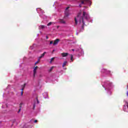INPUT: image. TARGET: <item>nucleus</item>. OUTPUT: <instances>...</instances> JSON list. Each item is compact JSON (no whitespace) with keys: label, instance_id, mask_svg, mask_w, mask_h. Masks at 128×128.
Returning <instances> with one entry per match:
<instances>
[{"label":"nucleus","instance_id":"1","mask_svg":"<svg viewBox=\"0 0 128 128\" xmlns=\"http://www.w3.org/2000/svg\"><path fill=\"white\" fill-rule=\"evenodd\" d=\"M89 18L88 13L85 10H83L79 12L77 16L75 18V23L76 24H81L82 26H84L86 22Z\"/></svg>","mask_w":128,"mask_h":128},{"label":"nucleus","instance_id":"2","mask_svg":"<svg viewBox=\"0 0 128 128\" xmlns=\"http://www.w3.org/2000/svg\"><path fill=\"white\" fill-rule=\"evenodd\" d=\"M80 2L81 4H84V2H86L88 4H91L90 0H80Z\"/></svg>","mask_w":128,"mask_h":128},{"label":"nucleus","instance_id":"3","mask_svg":"<svg viewBox=\"0 0 128 128\" xmlns=\"http://www.w3.org/2000/svg\"><path fill=\"white\" fill-rule=\"evenodd\" d=\"M68 8H70V7L66 8L65 10V16H68L70 15V12Z\"/></svg>","mask_w":128,"mask_h":128},{"label":"nucleus","instance_id":"4","mask_svg":"<svg viewBox=\"0 0 128 128\" xmlns=\"http://www.w3.org/2000/svg\"><path fill=\"white\" fill-rule=\"evenodd\" d=\"M38 66H36L35 68H34V71H33L34 76H35L36 74V70H38Z\"/></svg>","mask_w":128,"mask_h":128},{"label":"nucleus","instance_id":"5","mask_svg":"<svg viewBox=\"0 0 128 128\" xmlns=\"http://www.w3.org/2000/svg\"><path fill=\"white\" fill-rule=\"evenodd\" d=\"M60 42V40L56 39L54 41V42L53 43L54 46H56L58 44V42Z\"/></svg>","mask_w":128,"mask_h":128},{"label":"nucleus","instance_id":"6","mask_svg":"<svg viewBox=\"0 0 128 128\" xmlns=\"http://www.w3.org/2000/svg\"><path fill=\"white\" fill-rule=\"evenodd\" d=\"M61 56H62L63 58H65V56H68V53H62L61 54Z\"/></svg>","mask_w":128,"mask_h":128},{"label":"nucleus","instance_id":"7","mask_svg":"<svg viewBox=\"0 0 128 128\" xmlns=\"http://www.w3.org/2000/svg\"><path fill=\"white\" fill-rule=\"evenodd\" d=\"M24 86H26V84H24L22 86V92H21V96H22V94H24V92H22V90H24Z\"/></svg>","mask_w":128,"mask_h":128},{"label":"nucleus","instance_id":"8","mask_svg":"<svg viewBox=\"0 0 128 128\" xmlns=\"http://www.w3.org/2000/svg\"><path fill=\"white\" fill-rule=\"evenodd\" d=\"M46 28V26H44L41 25V26H39V28L40 30H42V29L44 28Z\"/></svg>","mask_w":128,"mask_h":128},{"label":"nucleus","instance_id":"9","mask_svg":"<svg viewBox=\"0 0 128 128\" xmlns=\"http://www.w3.org/2000/svg\"><path fill=\"white\" fill-rule=\"evenodd\" d=\"M66 64H68V62H64L63 63V64H62V68H64V66H66Z\"/></svg>","mask_w":128,"mask_h":128},{"label":"nucleus","instance_id":"10","mask_svg":"<svg viewBox=\"0 0 128 128\" xmlns=\"http://www.w3.org/2000/svg\"><path fill=\"white\" fill-rule=\"evenodd\" d=\"M46 54V52H44L40 56V58H44V54Z\"/></svg>","mask_w":128,"mask_h":128},{"label":"nucleus","instance_id":"11","mask_svg":"<svg viewBox=\"0 0 128 128\" xmlns=\"http://www.w3.org/2000/svg\"><path fill=\"white\" fill-rule=\"evenodd\" d=\"M60 24H66V22H64V20H60Z\"/></svg>","mask_w":128,"mask_h":128},{"label":"nucleus","instance_id":"12","mask_svg":"<svg viewBox=\"0 0 128 128\" xmlns=\"http://www.w3.org/2000/svg\"><path fill=\"white\" fill-rule=\"evenodd\" d=\"M37 10H40V12H42V14H44V11L41 8H38Z\"/></svg>","mask_w":128,"mask_h":128},{"label":"nucleus","instance_id":"13","mask_svg":"<svg viewBox=\"0 0 128 128\" xmlns=\"http://www.w3.org/2000/svg\"><path fill=\"white\" fill-rule=\"evenodd\" d=\"M123 110H124V112H126V106H124Z\"/></svg>","mask_w":128,"mask_h":128},{"label":"nucleus","instance_id":"14","mask_svg":"<svg viewBox=\"0 0 128 128\" xmlns=\"http://www.w3.org/2000/svg\"><path fill=\"white\" fill-rule=\"evenodd\" d=\"M70 60H71V62H72V60H72V58H74V56H72V54H71L70 55Z\"/></svg>","mask_w":128,"mask_h":128},{"label":"nucleus","instance_id":"15","mask_svg":"<svg viewBox=\"0 0 128 128\" xmlns=\"http://www.w3.org/2000/svg\"><path fill=\"white\" fill-rule=\"evenodd\" d=\"M53 69H54V66L51 67L49 70V72H52V70Z\"/></svg>","mask_w":128,"mask_h":128},{"label":"nucleus","instance_id":"16","mask_svg":"<svg viewBox=\"0 0 128 128\" xmlns=\"http://www.w3.org/2000/svg\"><path fill=\"white\" fill-rule=\"evenodd\" d=\"M110 89L109 88H108V94H110Z\"/></svg>","mask_w":128,"mask_h":128},{"label":"nucleus","instance_id":"17","mask_svg":"<svg viewBox=\"0 0 128 128\" xmlns=\"http://www.w3.org/2000/svg\"><path fill=\"white\" fill-rule=\"evenodd\" d=\"M52 24V22H50V23H48V24H47V26H50V24Z\"/></svg>","mask_w":128,"mask_h":128},{"label":"nucleus","instance_id":"18","mask_svg":"<svg viewBox=\"0 0 128 128\" xmlns=\"http://www.w3.org/2000/svg\"><path fill=\"white\" fill-rule=\"evenodd\" d=\"M54 60V58H52L51 59L50 62H52V60Z\"/></svg>","mask_w":128,"mask_h":128},{"label":"nucleus","instance_id":"19","mask_svg":"<svg viewBox=\"0 0 128 128\" xmlns=\"http://www.w3.org/2000/svg\"><path fill=\"white\" fill-rule=\"evenodd\" d=\"M54 44V42L53 41H50V44Z\"/></svg>","mask_w":128,"mask_h":128},{"label":"nucleus","instance_id":"20","mask_svg":"<svg viewBox=\"0 0 128 128\" xmlns=\"http://www.w3.org/2000/svg\"><path fill=\"white\" fill-rule=\"evenodd\" d=\"M38 122V120H35L34 121V122Z\"/></svg>","mask_w":128,"mask_h":128},{"label":"nucleus","instance_id":"21","mask_svg":"<svg viewBox=\"0 0 128 128\" xmlns=\"http://www.w3.org/2000/svg\"><path fill=\"white\" fill-rule=\"evenodd\" d=\"M38 64V62H37L35 63V64Z\"/></svg>","mask_w":128,"mask_h":128},{"label":"nucleus","instance_id":"22","mask_svg":"<svg viewBox=\"0 0 128 128\" xmlns=\"http://www.w3.org/2000/svg\"><path fill=\"white\" fill-rule=\"evenodd\" d=\"M20 112V109L19 110V111L18 112Z\"/></svg>","mask_w":128,"mask_h":128},{"label":"nucleus","instance_id":"23","mask_svg":"<svg viewBox=\"0 0 128 128\" xmlns=\"http://www.w3.org/2000/svg\"><path fill=\"white\" fill-rule=\"evenodd\" d=\"M35 106H35L34 105V107H33L34 108Z\"/></svg>","mask_w":128,"mask_h":128},{"label":"nucleus","instance_id":"24","mask_svg":"<svg viewBox=\"0 0 128 128\" xmlns=\"http://www.w3.org/2000/svg\"><path fill=\"white\" fill-rule=\"evenodd\" d=\"M127 96H128V92H127Z\"/></svg>","mask_w":128,"mask_h":128},{"label":"nucleus","instance_id":"25","mask_svg":"<svg viewBox=\"0 0 128 128\" xmlns=\"http://www.w3.org/2000/svg\"><path fill=\"white\" fill-rule=\"evenodd\" d=\"M109 86H112V85H110V84Z\"/></svg>","mask_w":128,"mask_h":128},{"label":"nucleus","instance_id":"26","mask_svg":"<svg viewBox=\"0 0 128 128\" xmlns=\"http://www.w3.org/2000/svg\"><path fill=\"white\" fill-rule=\"evenodd\" d=\"M37 102H38V100H37Z\"/></svg>","mask_w":128,"mask_h":128},{"label":"nucleus","instance_id":"27","mask_svg":"<svg viewBox=\"0 0 128 128\" xmlns=\"http://www.w3.org/2000/svg\"><path fill=\"white\" fill-rule=\"evenodd\" d=\"M72 50H73V52H74V49H72Z\"/></svg>","mask_w":128,"mask_h":128},{"label":"nucleus","instance_id":"28","mask_svg":"<svg viewBox=\"0 0 128 128\" xmlns=\"http://www.w3.org/2000/svg\"><path fill=\"white\" fill-rule=\"evenodd\" d=\"M79 6H80V4Z\"/></svg>","mask_w":128,"mask_h":128}]
</instances>
